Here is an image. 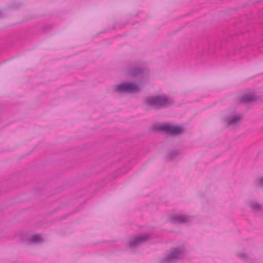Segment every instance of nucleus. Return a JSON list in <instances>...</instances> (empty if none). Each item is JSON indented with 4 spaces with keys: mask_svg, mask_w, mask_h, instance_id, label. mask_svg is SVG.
I'll list each match as a JSON object with an SVG mask.
<instances>
[{
    "mask_svg": "<svg viewBox=\"0 0 263 263\" xmlns=\"http://www.w3.org/2000/svg\"><path fill=\"white\" fill-rule=\"evenodd\" d=\"M147 103L156 107L164 106L167 105V99L165 97L152 98L147 100Z\"/></svg>",
    "mask_w": 263,
    "mask_h": 263,
    "instance_id": "1",
    "label": "nucleus"
},
{
    "mask_svg": "<svg viewBox=\"0 0 263 263\" xmlns=\"http://www.w3.org/2000/svg\"><path fill=\"white\" fill-rule=\"evenodd\" d=\"M31 240L33 242H39L41 240V237L39 235H34L31 237Z\"/></svg>",
    "mask_w": 263,
    "mask_h": 263,
    "instance_id": "4",
    "label": "nucleus"
},
{
    "mask_svg": "<svg viewBox=\"0 0 263 263\" xmlns=\"http://www.w3.org/2000/svg\"><path fill=\"white\" fill-rule=\"evenodd\" d=\"M137 87L133 84H122L116 86V89L119 91H134L137 90Z\"/></svg>",
    "mask_w": 263,
    "mask_h": 263,
    "instance_id": "3",
    "label": "nucleus"
},
{
    "mask_svg": "<svg viewBox=\"0 0 263 263\" xmlns=\"http://www.w3.org/2000/svg\"><path fill=\"white\" fill-rule=\"evenodd\" d=\"M142 239L141 237H138L135 239V241L137 242L142 241Z\"/></svg>",
    "mask_w": 263,
    "mask_h": 263,
    "instance_id": "6",
    "label": "nucleus"
},
{
    "mask_svg": "<svg viewBox=\"0 0 263 263\" xmlns=\"http://www.w3.org/2000/svg\"><path fill=\"white\" fill-rule=\"evenodd\" d=\"M135 244H136V243H133V242H131V243H130V246H133V245H134Z\"/></svg>",
    "mask_w": 263,
    "mask_h": 263,
    "instance_id": "7",
    "label": "nucleus"
},
{
    "mask_svg": "<svg viewBox=\"0 0 263 263\" xmlns=\"http://www.w3.org/2000/svg\"><path fill=\"white\" fill-rule=\"evenodd\" d=\"M234 121H235V120H234V121H231V123H233V122H234Z\"/></svg>",
    "mask_w": 263,
    "mask_h": 263,
    "instance_id": "9",
    "label": "nucleus"
},
{
    "mask_svg": "<svg viewBox=\"0 0 263 263\" xmlns=\"http://www.w3.org/2000/svg\"><path fill=\"white\" fill-rule=\"evenodd\" d=\"M161 128L172 135L179 134L183 131V128L180 126H174L168 124L163 125Z\"/></svg>",
    "mask_w": 263,
    "mask_h": 263,
    "instance_id": "2",
    "label": "nucleus"
},
{
    "mask_svg": "<svg viewBox=\"0 0 263 263\" xmlns=\"http://www.w3.org/2000/svg\"><path fill=\"white\" fill-rule=\"evenodd\" d=\"M261 184H263V179L261 180Z\"/></svg>",
    "mask_w": 263,
    "mask_h": 263,
    "instance_id": "8",
    "label": "nucleus"
},
{
    "mask_svg": "<svg viewBox=\"0 0 263 263\" xmlns=\"http://www.w3.org/2000/svg\"><path fill=\"white\" fill-rule=\"evenodd\" d=\"M252 100V97L250 96H245L243 98V101L245 102H248Z\"/></svg>",
    "mask_w": 263,
    "mask_h": 263,
    "instance_id": "5",
    "label": "nucleus"
}]
</instances>
